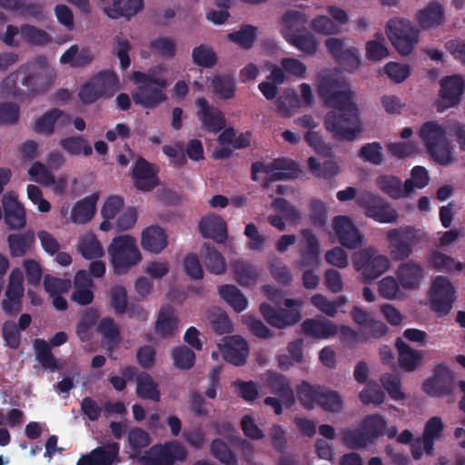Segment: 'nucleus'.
Returning <instances> with one entry per match:
<instances>
[{
  "mask_svg": "<svg viewBox=\"0 0 465 465\" xmlns=\"http://www.w3.org/2000/svg\"><path fill=\"white\" fill-rule=\"evenodd\" d=\"M322 101L332 108L324 118L325 128L334 138L341 141H354L362 132L356 93L344 77L325 78L322 76Z\"/></svg>",
  "mask_w": 465,
  "mask_h": 465,
  "instance_id": "nucleus-1",
  "label": "nucleus"
},
{
  "mask_svg": "<svg viewBox=\"0 0 465 465\" xmlns=\"http://www.w3.org/2000/svg\"><path fill=\"white\" fill-rule=\"evenodd\" d=\"M320 17H311L298 10H287L280 20V34L284 40L305 54L316 51Z\"/></svg>",
  "mask_w": 465,
  "mask_h": 465,
  "instance_id": "nucleus-2",
  "label": "nucleus"
},
{
  "mask_svg": "<svg viewBox=\"0 0 465 465\" xmlns=\"http://www.w3.org/2000/svg\"><path fill=\"white\" fill-rule=\"evenodd\" d=\"M19 74L23 75L22 84L33 95L47 91L56 78V72L46 58L38 57L34 62L21 66L15 74H11L5 79L3 87L6 95L20 96L19 90L15 85V79Z\"/></svg>",
  "mask_w": 465,
  "mask_h": 465,
  "instance_id": "nucleus-3",
  "label": "nucleus"
},
{
  "mask_svg": "<svg viewBox=\"0 0 465 465\" xmlns=\"http://www.w3.org/2000/svg\"><path fill=\"white\" fill-rule=\"evenodd\" d=\"M109 264L117 276L126 275L143 261L137 240L130 234L115 236L107 247Z\"/></svg>",
  "mask_w": 465,
  "mask_h": 465,
  "instance_id": "nucleus-4",
  "label": "nucleus"
},
{
  "mask_svg": "<svg viewBox=\"0 0 465 465\" xmlns=\"http://www.w3.org/2000/svg\"><path fill=\"white\" fill-rule=\"evenodd\" d=\"M448 132L449 126L445 127L437 121L425 122L419 130V136L428 153L440 165H449L454 159L447 139Z\"/></svg>",
  "mask_w": 465,
  "mask_h": 465,
  "instance_id": "nucleus-5",
  "label": "nucleus"
},
{
  "mask_svg": "<svg viewBox=\"0 0 465 465\" xmlns=\"http://www.w3.org/2000/svg\"><path fill=\"white\" fill-rule=\"evenodd\" d=\"M386 35L399 54L408 55L418 44L420 32L409 19L394 17L387 23Z\"/></svg>",
  "mask_w": 465,
  "mask_h": 465,
  "instance_id": "nucleus-6",
  "label": "nucleus"
},
{
  "mask_svg": "<svg viewBox=\"0 0 465 465\" xmlns=\"http://www.w3.org/2000/svg\"><path fill=\"white\" fill-rule=\"evenodd\" d=\"M298 174L296 163L286 158L258 162L252 168L254 181L292 179Z\"/></svg>",
  "mask_w": 465,
  "mask_h": 465,
  "instance_id": "nucleus-7",
  "label": "nucleus"
},
{
  "mask_svg": "<svg viewBox=\"0 0 465 465\" xmlns=\"http://www.w3.org/2000/svg\"><path fill=\"white\" fill-rule=\"evenodd\" d=\"M186 458V448L177 440H171L153 445L141 458V462L143 465H174L175 462L184 461Z\"/></svg>",
  "mask_w": 465,
  "mask_h": 465,
  "instance_id": "nucleus-8",
  "label": "nucleus"
},
{
  "mask_svg": "<svg viewBox=\"0 0 465 465\" xmlns=\"http://www.w3.org/2000/svg\"><path fill=\"white\" fill-rule=\"evenodd\" d=\"M417 230L411 226L391 229L387 232V241L391 258L397 262L408 259L413 247L419 242Z\"/></svg>",
  "mask_w": 465,
  "mask_h": 465,
  "instance_id": "nucleus-9",
  "label": "nucleus"
},
{
  "mask_svg": "<svg viewBox=\"0 0 465 465\" xmlns=\"http://www.w3.org/2000/svg\"><path fill=\"white\" fill-rule=\"evenodd\" d=\"M355 270L360 272L364 282H371L385 272L390 262L385 255L377 254L373 249H363L352 256Z\"/></svg>",
  "mask_w": 465,
  "mask_h": 465,
  "instance_id": "nucleus-10",
  "label": "nucleus"
},
{
  "mask_svg": "<svg viewBox=\"0 0 465 465\" xmlns=\"http://www.w3.org/2000/svg\"><path fill=\"white\" fill-rule=\"evenodd\" d=\"M283 309H275L269 304H261V312L272 327L283 329L298 322L301 319L302 300L286 299Z\"/></svg>",
  "mask_w": 465,
  "mask_h": 465,
  "instance_id": "nucleus-11",
  "label": "nucleus"
},
{
  "mask_svg": "<svg viewBox=\"0 0 465 465\" xmlns=\"http://www.w3.org/2000/svg\"><path fill=\"white\" fill-rule=\"evenodd\" d=\"M358 205L364 209L366 217L380 223H392L398 219V213L381 197L366 192L357 200Z\"/></svg>",
  "mask_w": 465,
  "mask_h": 465,
  "instance_id": "nucleus-12",
  "label": "nucleus"
},
{
  "mask_svg": "<svg viewBox=\"0 0 465 465\" xmlns=\"http://www.w3.org/2000/svg\"><path fill=\"white\" fill-rule=\"evenodd\" d=\"M455 288L445 276H436L431 284L430 308L439 316L447 315L456 300Z\"/></svg>",
  "mask_w": 465,
  "mask_h": 465,
  "instance_id": "nucleus-13",
  "label": "nucleus"
},
{
  "mask_svg": "<svg viewBox=\"0 0 465 465\" xmlns=\"http://www.w3.org/2000/svg\"><path fill=\"white\" fill-rule=\"evenodd\" d=\"M132 81L136 85V89L133 92V100L136 104L144 108H154L166 99L162 89L153 86L146 82L143 73L135 71L133 73Z\"/></svg>",
  "mask_w": 465,
  "mask_h": 465,
  "instance_id": "nucleus-14",
  "label": "nucleus"
},
{
  "mask_svg": "<svg viewBox=\"0 0 465 465\" xmlns=\"http://www.w3.org/2000/svg\"><path fill=\"white\" fill-rule=\"evenodd\" d=\"M455 390V373L445 364L435 366L433 374L423 382V391L433 397L450 395Z\"/></svg>",
  "mask_w": 465,
  "mask_h": 465,
  "instance_id": "nucleus-15",
  "label": "nucleus"
},
{
  "mask_svg": "<svg viewBox=\"0 0 465 465\" xmlns=\"http://www.w3.org/2000/svg\"><path fill=\"white\" fill-rule=\"evenodd\" d=\"M98 199L99 194L93 193L77 201L71 209L69 205L64 204L61 207L60 214L69 223L75 224L88 223L95 215Z\"/></svg>",
  "mask_w": 465,
  "mask_h": 465,
  "instance_id": "nucleus-16",
  "label": "nucleus"
},
{
  "mask_svg": "<svg viewBox=\"0 0 465 465\" xmlns=\"http://www.w3.org/2000/svg\"><path fill=\"white\" fill-rule=\"evenodd\" d=\"M332 229L343 247L354 250L361 246L364 236L349 217L335 216L332 220Z\"/></svg>",
  "mask_w": 465,
  "mask_h": 465,
  "instance_id": "nucleus-17",
  "label": "nucleus"
},
{
  "mask_svg": "<svg viewBox=\"0 0 465 465\" xmlns=\"http://www.w3.org/2000/svg\"><path fill=\"white\" fill-rule=\"evenodd\" d=\"M440 85L439 94L442 100V104L437 105L438 111L443 112L446 109L457 106L460 103L465 91L463 78L458 74L445 76L440 80Z\"/></svg>",
  "mask_w": 465,
  "mask_h": 465,
  "instance_id": "nucleus-18",
  "label": "nucleus"
},
{
  "mask_svg": "<svg viewBox=\"0 0 465 465\" xmlns=\"http://www.w3.org/2000/svg\"><path fill=\"white\" fill-rule=\"evenodd\" d=\"M325 46L332 58L348 71L356 70L361 63L360 52L356 47H345L344 40L330 37Z\"/></svg>",
  "mask_w": 465,
  "mask_h": 465,
  "instance_id": "nucleus-19",
  "label": "nucleus"
},
{
  "mask_svg": "<svg viewBox=\"0 0 465 465\" xmlns=\"http://www.w3.org/2000/svg\"><path fill=\"white\" fill-rule=\"evenodd\" d=\"M217 347L224 360L235 366H242L246 362L249 355V347L244 339L233 335L222 339Z\"/></svg>",
  "mask_w": 465,
  "mask_h": 465,
  "instance_id": "nucleus-20",
  "label": "nucleus"
},
{
  "mask_svg": "<svg viewBox=\"0 0 465 465\" xmlns=\"http://www.w3.org/2000/svg\"><path fill=\"white\" fill-rule=\"evenodd\" d=\"M5 223L11 229H20L25 225V210L15 191L6 192L2 198Z\"/></svg>",
  "mask_w": 465,
  "mask_h": 465,
  "instance_id": "nucleus-21",
  "label": "nucleus"
},
{
  "mask_svg": "<svg viewBox=\"0 0 465 465\" xmlns=\"http://www.w3.org/2000/svg\"><path fill=\"white\" fill-rule=\"evenodd\" d=\"M140 244L145 252L160 254L168 246V235L163 227L150 225L142 230Z\"/></svg>",
  "mask_w": 465,
  "mask_h": 465,
  "instance_id": "nucleus-22",
  "label": "nucleus"
},
{
  "mask_svg": "<svg viewBox=\"0 0 465 465\" xmlns=\"http://www.w3.org/2000/svg\"><path fill=\"white\" fill-rule=\"evenodd\" d=\"M197 116L204 130L216 133L225 126V119L222 112L211 105L204 98L195 101Z\"/></svg>",
  "mask_w": 465,
  "mask_h": 465,
  "instance_id": "nucleus-23",
  "label": "nucleus"
},
{
  "mask_svg": "<svg viewBox=\"0 0 465 465\" xmlns=\"http://www.w3.org/2000/svg\"><path fill=\"white\" fill-rule=\"evenodd\" d=\"M158 168L143 158H139L133 168V180L135 187L141 191H151L158 184Z\"/></svg>",
  "mask_w": 465,
  "mask_h": 465,
  "instance_id": "nucleus-24",
  "label": "nucleus"
},
{
  "mask_svg": "<svg viewBox=\"0 0 465 465\" xmlns=\"http://www.w3.org/2000/svg\"><path fill=\"white\" fill-rule=\"evenodd\" d=\"M24 274L20 269H14L9 276V282L2 308L5 312H16L20 308L21 298L24 294Z\"/></svg>",
  "mask_w": 465,
  "mask_h": 465,
  "instance_id": "nucleus-25",
  "label": "nucleus"
},
{
  "mask_svg": "<svg viewBox=\"0 0 465 465\" xmlns=\"http://www.w3.org/2000/svg\"><path fill=\"white\" fill-rule=\"evenodd\" d=\"M415 19L423 30L440 27L446 21L444 7L437 0L430 1L424 8L416 13Z\"/></svg>",
  "mask_w": 465,
  "mask_h": 465,
  "instance_id": "nucleus-26",
  "label": "nucleus"
},
{
  "mask_svg": "<svg viewBox=\"0 0 465 465\" xmlns=\"http://www.w3.org/2000/svg\"><path fill=\"white\" fill-rule=\"evenodd\" d=\"M70 122V117L59 109H52L37 118L34 124V131L44 134H54L55 126L64 127Z\"/></svg>",
  "mask_w": 465,
  "mask_h": 465,
  "instance_id": "nucleus-27",
  "label": "nucleus"
},
{
  "mask_svg": "<svg viewBox=\"0 0 465 465\" xmlns=\"http://www.w3.org/2000/svg\"><path fill=\"white\" fill-rule=\"evenodd\" d=\"M179 318L175 309L170 305L161 307L155 322V333L161 338H171L179 328Z\"/></svg>",
  "mask_w": 465,
  "mask_h": 465,
  "instance_id": "nucleus-28",
  "label": "nucleus"
},
{
  "mask_svg": "<svg viewBox=\"0 0 465 465\" xmlns=\"http://www.w3.org/2000/svg\"><path fill=\"white\" fill-rule=\"evenodd\" d=\"M397 280L405 290L418 289L424 276L423 267L414 262L409 261L401 263L396 272Z\"/></svg>",
  "mask_w": 465,
  "mask_h": 465,
  "instance_id": "nucleus-29",
  "label": "nucleus"
},
{
  "mask_svg": "<svg viewBox=\"0 0 465 465\" xmlns=\"http://www.w3.org/2000/svg\"><path fill=\"white\" fill-rule=\"evenodd\" d=\"M199 229L205 238H210L218 243H223L227 239V225L224 220L214 213L203 217Z\"/></svg>",
  "mask_w": 465,
  "mask_h": 465,
  "instance_id": "nucleus-30",
  "label": "nucleus"
},
{
  "mask_svg": "<svg viewBox=\"0 0 465 465\" xmlns=\"http://www.w3.org/2000/svg\"><path fill=\"white\" fill-rule=\"evenodd\" d=\"M44 285L45 292L53 301L54 307L59 311L65 310L67 308V302L62 294L67 292L71 288V282L46 275L44 280Z\"/></svg>",
  "mask_w": 465,
  "mask_h": 465,
  "instance_id": "nucleus-31",
  "label": "nucleus"
},
{
  "mask_svg": "<svg viewBox=\"0 0 465 465\" xmlns=\"http://www.w3.org/2000/svg\"><path fill=\"white\" fill-rule=\"evenodd\" d=\"M263 386L272 393L280 394L288 400L290 404L294 402L293 391L286 377L274 371H266L261 375Z\"/></svg>",
  "mask_w": 465,
  "mask_h": 465,
  "instance_id": "nucleus-32",
  "label": "nucleus"
},
{
  "mask_svg": "<svg viewBox=\"0 0 465 465\" xmlns=\"http://www.w3.org/2000/svg\"><path fill=\"white\" fill-rule=\"evenodd\" d=\"M119 452L117 443H110L80 458L77 465H112Z\"/></svg>",
  "mask_w": 465,
  "mask_h": 465,
  "instance_id": "nucleus-33",
  "label": "nucleus"
},
{
  "mask_svg": "<svg viewBox=\"0 0 465 465\" xmlns=\"http://www.w3.org/2000/svg\"><path fill=\"white\" fill-rule=\"evenodd\" d=\"M77 252L86 260L100 259L104 255V248L91 231L82 233L77 242Z\"/></svg>",
  "mask_w": 465,
  "mask_h": 465,
  "instance_id": "nucleus-34",
  "label": "nucleus"
},
{
  "mask_svg": "<svg viewBox=\"0 0 465 465\" xmlns=\"http://www.w3.org/2000/svg\"><path fill=\"white\" fill-rule=\"evenodd\" d=\"M94 57L90 47L73 45L61 55L60 63L72 67H83L90 64Z\"/></svg>",
  "mask_w": 465,
  "mask_h": 465,
  "instance_id": "nucleus-35",
  "label": "nucleus"
},
{
  "mask_svg": "<svg viewBox=\"0 0 465 465\" xmlns=\"http://www.w3.org/2000/svg\"><path fill=\"white\" fill-rule=\"evenodd\" d=\"M93 281L86 271L81 270L74 276V291L73 292V300L79 304L85 305L92 302Z\"/></svg>",
  "mask_w": 465,
  "mask_h": 465,
  "instance_id": "nucleus-36",
  "label": "nucleus"
},
{
  "mask_svg": "<svg viewBox=\"0 0 465 465\" xmlns=\"http://www.w3.org/2000/svg\"><path fill=\"white\" fill-rule=\"evenodd\" d=\"M395 347L398 351L400 367L406 371H413L420 363L422 354L413 350L401 337L396 339Z\"/></svg>",
  "mask_w": 465,
  "mask_h": 465,
  "instance_id": "nucleus-37",
  "label": "nucleus"
},
{
  "mask_svg": "<svg viewBox=\"0 0 465 465\" xmlns=\"http://www.w3.org/2000/svg\"><path fill=\"white\" fill-rule=\"evenodd\" d=\"M143 0H114L112 5L104 8L106 15L112 19L121 16L130 18L143 9Z\"/></svg>",
  "mask_w": 465,
  "mask_h": 465,
  "instance_id": "nucleus-38",
  "label": "nucleus"
},
{
  "mask_svg": "<svg viewBox=\"0 0 465 465\" xmlns=\"http://www.w3.org/2000/svg\"><path fill=\"white\" fill-rule=\"evenodd\" d=\"M444 430V424L441 419L438 416L430 418L425 425L421 436L423 442L424 452L428 455H432L434 452L435 440L440 438Z\"/></svg>",
  "mask_w": 465,
  "mask_h": 465,
  "instance_id": "nucleus-39",
  "label": "nucleus"
},
{
  "mask_svg": "<svg viewBox=\"0 0 465 465\" xmlns=\"http://www.w3.org/2000/svg\"><path fill=\"white\" fill-rule=\"evenodd\" d=\"M206 269L213 274H222L226 270V262L223 254L212 244L204 243L200 252Z\"/></svg>",
  "mask_w": 465,
  "mask_h": 465,
  "instance_id": "nucleus-40",
  "label": "nucleus"
},
{
  "mask_svg": "<svg viewBox=\"0 0 465 465\" xmlns=\"http://www.w3.org/2000/svg\"><path fill=\"white\" fill-rule=\"evenodd\" d=\"M271 74L267 76V81L259 84L260 92L267 100L274 99L278 94L277 84H282L286 81L284 72L275 64L270 65Z\"/></svg>",
  "mask_w": 465,
  "mask_h": 465,
  "instance_id": "nucleus-41",
  "label": "nucleus"
},
{
  "mask_svg": "<svg viewBox=\"0 0 465 465\" xmlns=\"http://www.w3.org/2000/svg\"><path fill=\"white\" fill-rule=\"evenodd\" d=\"M95 82V90L100 91L102 98H109L119 89V80L113 71H102L90 79Z\"/></svg>",
  "mask_w": 465,
  "mask_h": 465,
  "instance_id": "nucleus-42",
  "label": "nucleus"
},
{
  "mask_svg": "<svg viewBox=\"0 0 465 465\" xmlns=\"http://www.w3.org/2000/svg\"><path fill=\"white\" fill-rule=\"evenodd\" d=\"M303 238L302 264V266H314L318 264V239L309 229L302 232Z\"/></svg>",
  "mask_w": 465,
  "mask_h": 465,
  "instance_id": "nucleus-43",
  "label": "nucleus"
},
{
  "mask_svg": "<svg viewBox=\"0 0 465 465\" xmlns=\"http://www.w3.org/2000/svg\"><path fill=\"white\" fill-rule=\"evenodd\" d=\"M221 298L236 312L244 311L248 306L245 295L234 285H222L219 290Z\"/></svg>",
  "mask_w": 465,
  "mask_h": 465,
  "instance_id": "nucleus-44",
  "label": "nucleus"
},
{
  "mask_svg": "<svg viewBox=\"0 0 465 465\" xmlns=\"http://www.w3.org/2000/svg\"><path fill=\"white\" fill-rule=\"evenodd\" d=\"M299 108L300 100L293 89H285L276 100V110L282 117H292Z\"/></svg>",
  "mask_w": 465,
  "mask_h": 465,
  "instance_id": "nucleus-45",
  "label": "nucleus"
},
{
  "mask_svg": "<svg viewBox=\"0 0 465 465\" xmlns=\"http://www.w3.org/2000/svg\"><path fill=\"white\" fill-rule=\"evenodd\" d=\"M236 281L242 286L252 287L256 284L259 273L257 269L245 261H235L232 263Z\"/></svg>",
  "mask_w": 465,
  "mask_h": 465,
  "instance_id": "nucleus-46",
  "label": "nucleus"
},
{
  "mask_svg": "<svg viewBox=\"0 0 465 465\" xmlns=\"http://www.w3.org/2000/svg\"><path fill=\"white\" fill-rule=\"evenodd\" d=\"M258 27L251 25H244L237 31L229 33L226 38L243 49H251L258 36Z\"/></svg>",
  "mask_w": 465,
  "mask_h": 465,
  "instance_id": "nucleus-47",
  "label": "nucleus"
},
{
  "mask_svg": "<svg viewBox=\"0 0 465 465\" xmlns=\"http://www.w3.org/2000/svg\"><path fill=\"white\" fill-rule=\"evenodd\" d=\"M137 395L143 399L158 401L160 391L157 382L148 373H141L137 377Z\"/></svg>",
  "mask_w": 465,
  "mask_h": 465,
  "instance_id": "nucleus-48",
  "label": "nucleus"
},
{
  "mask_svg": "<svg viewBox=\"0 0 465 465\" xmlns=\"http://www.w3.org/2000/svg\"><path fill=\"white\" fill-rule=\"evenodd\" d=\"M207 319L213 330L218 334L233 331V325L228 315L220 308H213L208 312Z\"/></svg>",
  "mask_w": 465,
  "mask_h": 465,
  "instance_id": "nucleus-49",
  "label": "nucleus"
},
{
  "mask_svg": "<svg viewBox=\"0 0 465 465\" xmlns=\"http://www.w3.org/2000/svg\"><path fill=\"white\" fill-rule=\"evenodd\" d=\"M429 262L439 272H450L453 269L460 272L463 269L462 262H456L454 258L439 251H432L430 253Z\"/></svg>",
  "mask_w": 465,
  "mask_h": 465,
  "instance_id": "nucleus-50",
  "label": "nucleus"
},
{
  "mask_svg": "<svg viewBox=\"0 0 465 465\" xmlns=\"http://www.w3.org/2000/svg\"><path fill=\"white\" fill-rule=\"evenodd\" d=\"M386 426L387 422L385 419L379 414L368 415L361 423V427L373 443L384 433Z\"/></svg>",
  "mask_w": 465,
  "mask_h": 465,
  "instance_id": "nucleus-51",
  "label": "nucleus"
},
{
  "mask_svg": "<svg viewBox=\"0 0 465 465\" xmlns=\"http://www.w3.org/2000/svg\"><path fill=\"white\" fill-rule=\"evenodd\" d=\"M211 88L220 98L230 99L235 94V82L228 75H214L211 79Z\"/></svg>",
  "mask_w": 465,
  "mask_h": 465,
  "instance_id": "nucleus-52",
  "label": "nucleus"
},
{
  "mask_svg": "<svg viewBox=\"0 0 465 465\" xmlns=\"http://www.w3.org/2000/svg\"><path fill=\"white\" fill-rule=\"evenodd\" d=\"M60 146L71 155L89 156L93 153L92 146L82 136H71L60 141Z\"/></svg>",
  "mask_w": 465,
  "mask_h": 465,
  "instance_id": "nucleus-53",
  "label": "nucleus"
},
{
  "mask_svg": "<svg viewBox=\"0 0 465 465\" xmlns=\"http://www.w3.org/2000/svg\"><path fill=\"white\" fill-rule=\"evenodd\" d=\"M342 441L351 450L363 449L373 443L361 426L357 429L344 430Z\"/></svg>",
  "mask_w": 465,
  "mask_h": 465,
  "instance_id": "nucleus-54",
  "label": "nucleus"
},
{
  "mask_svg": "<svg viewBox=\"0 0 465 465\" xmlns=\"http://www.w3.org/2000/svg\"><path fill=\"white\" fill-rule=\"evenodd\" d=\"M192 59L196 65L210 68L215 65L217 54L210 45L202 44L193 49Z\"/></svg>",
  "mask_w": 465,
  "mask_h": 465,
  "instance_id": "nucleus-55",
  "label": "nucleus"
},
{
  "mask_svg": "<svg viewBox=\"0 0 465 465\" xmlns=\"http://www.w3.org/2000/svg\"><path fill=\"white\" fill-rule=\"evenodd\" d=\"M377 185L392 199L402 198V183L400 178L394 175H380L377 178Z\"/></svg>",
  "mask_w": 465,
  "mask_h": 465,
  "instance_id": "nucleus-56",
  "label": "nucleus"
},
{
  "mask_svg": "<svg viewBox=\"0 0 465 465\" xmlns=\"http://www.w3.org/2000/svg\"><path fill=\"white\" fill-rule=\"evenodd\" d=\"M34 345L36 353V360L45 368H48L51 371H55L61 368L58 361L51 353L49 344L45 341L35 340Z\"/></svg>",
  "mask_w": 465,
  "mask_h": 465,
  "instance_id": "nucleus-57",
  "label": "nucleus"
},
{
  "mask_svg": "<svg viewBox=\"0 0 465 465\" xmlns=\"http://www.w3.org/2000/svg\"><path fill=\"white\" fill-rule=\"evenodd\" d=\"M295 124L302 128L308 129L304 134V140L315 151H318L320 147V136L318 133L314 131L318 125L315 119L310 114H305L296 119Z\"/></svg>",
  "mask_w": 465,
  "mask_h": 465,
  "instance_id": "nucleus-58",
  "label": "nucleus"
},
{
  "mask_svg": "<svg viewBox=\"0 0 465 465\" xmlns=\"http://www.w3.org/2000/svg\"><path fill=\"white\" fill-rule=\"evenodd\" d=\"M150 47L153 53L165 57L172 58L176 54L177 46L173 38L169 36H157L151 41Z\"/></svg>",
  "mask_w": 465,
  "mask_h": 465,
  "instance_id": "nucleus-59",
  "label": "nucleus"
},
{
  "mask_svg": "<svg viewBox=\"0 0 465 465\" xmlns=\"http://www.w3.org/2000/svg\"><path fill=\"white\" fill-rule=\"evenodd\" d=\"M109 304L116 313H124L128 309L127 290L123 285H114L108 292Z\"/></svg>",
  "mask_w": 465,
  "mask_h": 465,
  "instance_id": "nucleus-60",
  "label": "nucleus"
},
{
  "mask_svg": "<svg viewBox=\"0 0 465 465\" xmlns=\"http://www.w3.org/2000/svg\"><path fill=\"white\" fill-rule=\"evenodd\" d=\"M358 156L366 163L380 165L384 161L381 144L379 142H372L363 144Z\"/></svg>",
  "mask_w": 465,
  "mask_h": 465,
  "instance_id": "nucleus-61",
  "label": "nucleus"
},
{
  "mask_svg": "<svg viewBox=\"0 0 465 465\" xmlns=\"http://www.w3.org/2000/svg\"><path fill=\"white\" fill-rule=\"evenodd\" d=\"M380 381L392 400L403 401L406 399V394L401 391V382L398 376L386 373L381 376Z\"/></svg>",
  "mask_w": 465,
  "mask_h": 465,
  "instance_id": "nucleus-62",
  "label": "nucleus"
},
{
  "mask_svg": "<svg viewBox=\"0 0 465 465\" xmlns=\"http://www.w3.org/2000/svg\"><path fill=\"white\" fill-rule=\"evenodd\" d=\"M359 398L364 405L379 406L384 401L385 393L376 382H370L360 392Z\"/></svg>",
  "mask_w": 465,
  "mask_h": 465,
  "instance_id": "nucleus-63",
  "label": "nucleus"
},
{
  "mask_svg": "<svg viewBox=\"0 0 465 465\" xmlns=\"http://www.w3.org/2000/svg\"><path fill=\"white\" fill-rule=\"evenodd\" d=\"M211 453L214 458L226 465H237L235 454L221 440H215L212 442Z\"/></svg>",
  "mask_w": 465,
  "mask_h": 465,
  "instance_id": "nucleus-64",
  "label": "nucleus"
}]
</instances>
